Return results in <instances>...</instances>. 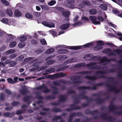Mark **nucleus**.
Instances as JSON below:
<instances>
[{
	"label": "nucleus",
	"instance_id": "1",
	"mask_svg": "<svg viewBox=\"0 0 122 122\" xmlns=\"http://www.w3.org/2000/svg\"><path fill=\"white\" fill-rule=\"evenodd\" d=\"M85 59H88L90 60H94L96 59V63L92 62L85 65V63L82 62L80 64H78L74 66L75 68H79L84 65L85 67H87V69L89 70L95 69H101L103 68L101 65L107 64L110 62L112 59H107L106 56H104L102 58L98 56H96L94 57L92 56V54H88L85 55L84 56Z\"/></svg>",
	"mask_w": 122,
	"mask_h": 122
},
{
	"label": "nucleus",
	"instance_id": "2",
	"mask_svg": "<svg viewBox=\"0 0 122 122\" xmlns=\"http://www.w3.org/2000/svg\"><path fill=\"white\" fill-rule=\"evenodd\" d=\"M102 52L104 53H109V55L111 56L117 54L120 55L122 57V51L120 50L117 49L112 51L111 49L110 48H105L102 50Z\"/></svg>",
	"mask_w": 122,
	"mask_h": 122
},
{
	"label": "nucleus",
	"instance_id": "3",
	"mask_svg": "<svg viewBox=\"0 0 122 122\" xmlns=\"http://www.w3.org/2000/svg\"><path fill=\"white\" fill-rule=\"evenodd\" d=\"M97 43V46L95 47L94 50H98L100 49H102L103 47L102 46L104 45V43L102 41H96V42H92L87 43L83 46L84 47L86 48L92 45H94L95 43Z\"/></svg>",
	"mask_w": 122,
	"mask_h": 122
},
{
	"label": "nucleus",
	"instance_id": "4",
	"mask_svg": "<svg viewBox=\"0 0 122 122\" xmlns=\"http://www.w3.org/2000/svg\"><path fill=\"white\" fill-rule=\"evenodd\" d=\"M82 46H67L65 45H58L56 46L55 48H66L68 49L72 50H77L81 48Z\"/></svg>",
	"mask_w": 122,
	"mask_h": 122
},
{
	"label": "nucleus",
	"instance_id": "5",
	"mask_svg": "<svg viewBox=\"0 0 122 122\" xmlns=\"http://www.w3.org/2000/svg\"><path fill=\"white\" fill-rule=\"evenodd\" d=\"M97 76L102 75V76L97 77L96 76H87L86 77L89 79L94 81L98 77H103V75L104 74V73L102 71H98L96 72Z\"/></svg>",
	"mask_w": 122,
	"mask_h": 122
},
{
	"label": "nucleus",
	"instance_id": "6",
	"mask_svg": "<svg viewBox=\"0 0 122 122\" xmlns=\"http://www.w3.org/2000/svg\"><path fill=\"white\" fill-rule=\"evenodd\" d=\"M71 79L73 82V83L78 84L81 82L80 81V77L78 76H73L71 77Z\"/></svg>",
	"mask_w": 122,
	"mask_h": 122
},
{
	"label": "nucleus",
	"instance_id": "7",
	"mask_svg": "<svg viewBox=\"0 0 122 122\" xmlns=\"http://www.w3.org/2000/svg\"><path fill=\"white\" fill-rule=\"evenodd\" d=\"M89 19L92 21V23L94 25H99L100 24V21L97 20V18L95 16H90Z\"/></svg>",
	"mask_w": 122,
	"mask_h": 122
},
{
	"label": "nucleus",
	"instance_id": "8",
	"mask_svg": "<svg viewBox=\"0 0 122 122\" xmlns=\"http://www.w3.org/2000/svg\"><path fill=\"white\" fill-rule=\"evenodd\" d=\"M74 0H68L67 1V6L72 9L75 8L74 5Z\"/></svg>",
	"mask_w": 122,
	"mask_h": 122
},
{
	"label": "nucleus",
	"instance_id": "9",
	"mask_svg": "<svg viewBox=\"0 0 122 122\" xmlns=\"http://www.w3.org/2000/svg\"><path fill=\"white\" fill-rule=\"evenodd\" d=\"M42 24L50 28L54 27L55 25L53 23L48 22L47 21H44L42 22Z\"/></svg>",
	"mask_w": 122,
	"mask_h": 122
},
{
	"label": "nucleus",
	"instance_id": "10",
	"mask_svg": "<svg viewBox=\"0 0 122 122\" xmlns=\"http://www.w3.org/2000/svg\"><path fill=\"white\" fill-rule=\"evenodd\" d=\"M78 61L77 58L74 57L71 58L67 60L65 62L66 64L71 63L73 62H76Z\"/></svg>",
	"mask_w": 122,
	"mask_h": 122
},
{
	"label": "nucleus",
	"instance_id": "11",
	"mask_svg": "<svg viewBox=\"0 0 122 122\" xmlns=\"http://www.w3.org/2000/svg\"><path fill=\"white\" fill-rule=\"evenodd\" d=\"M105 15V17L104 18L105 19V20H106L107 22L108 23V24L114 28L116 29V28L117 27V26L116 25L113 24L111 22L109 21H108L107 19V16L105 14H104Z\"/></svg>",
	"mask_w": 122,
	"mask_h": 122
},
{
	"label": "nucleus",
	"instance_id": "12",
	"mask_svg": "<svg viewBox=\"0 0 122 122\" xmlns=\"http://www.w3.org/2000/svg\"><path fill=\"white\" fill-rule=\"evenodd\" d=\"M36 88L38 89H44L43 91L45 92H48L50 91V90L48 89L46 86H40L37 87Z\"/></svg>",
	"mask_w": 122,
	"mask_h": 122
},
{
	"label": "nucleus",
	"instance_id": "13",
	"mask_svg": "<svg viewBox=\"0 0 122 122\" xmlns=\"http://www.w3.org/2000/svg\"><path fill=\"white\" fill-rule=\"evenodd\" d=\"M66 75L65 74H63L62 73H59L53 75V77L55 78H58L61 76H64Z\"/></svg>",
	"mask_w": 122,
	"mask_h": 122
},
{
	"label": "nucleus",
	"instance_id": "14",
	"mask_svg": "<svg viewBox=\"0 0 122 122\" xmlns=\"http://www.w3.org/2000/svg\"><path fill=\"white\" fill-rule=\"evenodd\" d=\"M69 26V23L66 24L61 25L60 27V28L61 30H64L67 29Z\"/></svg>",
	"mask_w": 122,
	"mask_h": 122
},
{
	"label": "nucleus",
	"instance_id": "15",
	"mask_svg": "<svg viewBox=\"0 0 122 122\" xmlns=\"http://www.w3.org/2000/svg\"><path fill=\"white\" fill-rule=\"evenodd\" d=\"M55 51V49L53 48H51L47 49L46 51V54H50L52 53Z\"/></svg>",
	"mask_w": 122,
	"mask_h": 122
},
{
	"label": "nucleus",
	"instance_id": "16",
	"mask_svg": "<svg viewBox=\"0 0 122 122\" xmlns=\"http://www.w3.org/2000/svg\"><path fill=\"white\" fill-rule=\"evenodd\" d=\"M66 98V96H65L61 95L60 96L59 102H63L65 101Z\"/></svg>",
	"mask_w": 122,
	"mask_h": 122
},
{
	"label": "nucleus",
	"instance_id": "17",
	"mask_svg": "<svg viewBox=\"0 0 122 122\" xmlns=\"http://www.w3.org/2000/svg\"><path fill=\"white\" fill-rule=\"evenodd\" d=\"M14 14L16 16L19 17L21 15V13L17 10H15Z\"/></svg>",
	"mask_w": 122,
	"mask_h": 122
},
{
	"label": "nucleus",
	"instance_id": "18",
	"mask_svg": "<svg viewBox=\"0 0 122 122\" xmlns=\"http://www.w3.org/2000/svg\"><path fill=\"white\" fill-rule=\"evenodd\" d=\"M100 8L103 10H105L107 8V5L106 4H102L101 5Z\"/></svg>",
	"mask_w": 122,
	"mask_h": 122
},
{
	"label": "nucleus",
	"instance_id": "19",
	"mask_svg": "<svg viewBox=\"0 0 122 122\" xmlns=\"http://www.w3.org/2000/svg\"><path fill=\"white\" fill-rule=\"evenodd\" d=\"M11 69H8L7 68H5L3 70L2 72L3 73H11Z\"/></svg>",
	"mask_w": 122,
	"mask_h": 122
},
{
	"label": "nucleus",
	"instance_id": "20",
	"mask_svg": "<svg viewBox=\"0 0 122 122\" xmlns=\"http://www.w3.org/2000/svg\"><path fill=\"white\" fill-rule=\"evenodd\" d=\"M69 14V12L67 11H64L62 13L63 15L66 17L68 16Z\"/></svg>",
	"mask_w": 122,
	"mask_h": 122
},
{
	"label": "nucleus",
	"instance_id": "21",
	"mask_svg": "<svg viewBox=\"0 0 122 122\" xmlns=\"http://www.w3.org/2000/svg\"><path fill=\"white\" fill-rule=\"evenodd\" d=\"M89 12L90 14L94 15L96 13L97 11L96 10L94 9H92L89 10Z\"/></svg>",
	"mask_w": 122,
	"mask_h": 122
},
{
	"label": "nucleus",
	"instance_id": "22",
	"mask_svg": "<svg viewBox=\"0 0 122 122\" xmlns=\"http://www.w3.org/2000/svg\"><path fill=\"white\" fill-rule=\"evenodd\" d=\"M26 39V37L24 36H20L18 38V40L21 41H25Z\"/></svg>",
	"mask_w": 122,
	"mask_h": 122
},
{
	"label": "nucleus",
	"instance_id": "23",
	"mask_svg": "<svg viewBox=\"0 0 122 122\" xmlns=\"http://www.w3.org/2000/svg\"><path fill=\"white\" fill-rule=\"evenodd\" d=\"M7 80L9 83L12 84H14L16 83L15 81H13V79L11 78H7Z\"/></svg>",
	"mask_w": 122,
	"mask_h": 122
},
{
	"label": "nucleus",
	"instance_id": "24",
	"mask_svg": "<svg viewBox=\"0 0 122 122\" xmlns=\"http://www.w3.org/2000/svg\"><path fill=\"white\" fill-rule=\"evenodd\" d=\"M20 93L23 95H25L27 92V90L26 89H24L20 90Z\"/></svg>",
	"mask_w": 122,
	"mask_h": 122
},
{
	"label": "nucleus",
	"instance_id": "25",
	"mask_svg": "<svg viewBox=\"0 0 122 122\" xmlns=\"http://www.w3.org/2000/svg\"><path fill=\"white\" fill-rule=\"evenodd\" d=\"M40 6L42 9L44 10H47L49 9V8L46 5H41Z\"/></svg>",
	"mask_w": 122,
	"mask_h": 122
},
{
	"label": "nucleus",
	"instance_id": "26",
	"mask_svg": "<svg viewBox=\"0 0 122 122\" xmlns=\"http://www.w3.org/2000/svg\"><path fill=\"white\" fill-rule=\"evenodd\" d=\"M16 64V62L15 61H10V63L9 64V66L10 67H14L15 65Z\"/></svg>",
	"mask_w": 122,
	"mask_h": 122
},
{
	"label": "nucleus",
	"instance_id": "27",
	"mask_svg": "<svg viewBox=\"0 0 122 122\" xmlns=\"http://www.w3.org/2000/svg\"><path fill=\"white\" fill-rule=\"evenodd\" d=\"M15 113H12L11 114H10L8 112H5L3 114V115L5 117H11V115H14V114Z\"/></svg>",
	"mask_w": 122,
	"mask_h": 122
},
{
	"label": "nucleus",
	"instance_id": "28",
	"mask_svg": "<svg viewBox=\"0 0 122 122\" xmlns=\"http://www.w3.org/2000/svg\"><path fill=\"white\" fill-rule=\"evenodd\" d=\"M43 110L45 111L44 112H40V114L41 115H46V113L48 112V110H49L47 108H44L43 109Z\"/></svg>",
	"mask_w": 122,
	"mask_h": 122
},
{
	"label": "nucleus",
	"instance_id": "29",
	"mask_svg": "<svg viewBox=\"0 0 122 122\" xmlns=\"http://www.w3.org/2000/svg\"><path fill=\"white\" fill-rule=\"evenodd\" d=\"M16 43L15 41L12 42L9 44V46L11 48H13L15 46Z\"/></svg>",
	"mask_w": 122,
	"mask_h": 122
},
{
	"label": "nucleus",
	"instance_id": "30",
	"mask_svg": "<svg viewBox=\"0 0 122 122\" xmlns=\"http://www.w3.org/2000/svg\"><path fill=\"white\" fill-rule=\"evenodd\" d=\"M71 107L72 108L71 109H67L66 110L67 111H70L71 110L73 109H77L80 108H77L75 107V106L74 105H71Z\"/></svg>",
	"mask_w": 122,
	"mask_h": 122
},
{
	"label": "nucleus",
	"instance_id": "31",
	"mask_svg": "<svg viewBox=\"0 0 122 122\" xmlns=\"http://www.w3.org/2000/svg\"><path fill=\"white\" fill-rule=\"evenodd\" d=\"M55 70L54 68H52L46 71V74L51 73L54 71Z\"/></svg>",
	"mask_w": 122,
	"mask_h": 122
},
{
	"label": "nucleus",
	"instance_id": "32",
	"mask_svg": "<svg viewBox=\"0 0 122 122\" xmlns=\"http://www.w3.org/2000/svg\"><path fill=\"white\" fill-rule=\"evenodd\" d=\"M33 59V58L32 57H29L25 59L24 60V62H27Z\"/></svg>",
	"mask_w": 122,
	"mask_h": 122
},
{
	"label": "nucleus",
	"instance_id": "33",
	"mask_svg": "<svg viewBox=\"0 0 122 122\" xmlns=\"http://www.w3.org/2000/svg\"><path fill=\"white\" fill-rule=\"evenodd\" d=\"M56 3V1L55 0H52L48 3V4L50 6H52Z\"/></svg>",
	"mask_w": 122,
	"mask_h": 122
},
{
	"label": "nucleus",
	"instance_id": "34",
	"mask_svg": "<svg viewBox=\"0 0 122 122\" xmlns=\"http://www.w3.org/2000/svg\"><path fill=\"white\" fill-rule=\"evenodd\" d=\"M54 62L55 61L54 60H49L46 62V64L47 65H49L50 64H53L54 63Z\"/></svg>",
	"mask_w": 122,
	"mask_h": 122
},
{
	"label": "nucleus",
	"instance_id": "35",
	"mask_svg": "<svg viewBox=\"0 0 122 122\" xmlns=\"http://www.w3.org/2000/svg\"><path fill=\"white\" fill-rule=\"evenodd\" d=\"M6 13L7 14L10 16L12 15L13 14L12 11L10 9H7L6 11Z\"/></svg>",
	"mask_w": 122,
	"mask_h": 122
},
{
	"label": "nucleus",
	"instance_id": "36",
	"mask_svg": "<svg viewBox=\"0 0 122 122\" xmlns=\"http://www.w3.org/2000/svg\"><path fill=\"white\" fill-rule=\"evenodd\" d=\"M1 2L6 5H8L9 4V3L6 0H1Z\"/></svg>",
	"mask_w": 122,
	"mask_h": 122
},
{
	"label": "nucleus",
	"instance_id": "37",
	"mask_svg": "<svg viewBox=\"0 0 122 122\" xmlns=\"http://www.w3.org/2000/svg\"><path fill=\"white\" fill-rule=\"evenodd\" d=\"M40 41L41 44L43 45H45L46 44L47 45L46 41L44 39H41Z\"/></svg>",
	"mask_w": 122,
	"mask_h": 122
},
{
	"label": "nucleus",
	"instance_id": "38",
	"mask_svg": "<svg viewBox=\"0 0 122 122\" xmlns=\"http://www.w3.org/2000/svg\"><path fill=\"white\" fill-rule=\"evenodd\" d=\"M82 3H83L84 4L88 6H89L91 5V3L89 1L86 0H83L82 1Z\"/></svg>",
	"mask_w": 122,
	"mask_h": 122
},
{
	"label": "nucleus",
	"instance_id": "39",
	"mask_svg": "<svg viewBox=\"0 0 122 122\" xmlns=\"http://www.w3.org/2000/svg\"><path fill=\"white\" fill-rule=\"evenodd\" d=\"M17 56L16 54H13L9 56V57L10 59H13L15 58Z\"/></svg>",
	"mask_w": 122,
	"mask_h": 122
},
{
	"label": "nucleus",
	"instance_id": "40",
	"mask_svg": "<svg viewBox=\"0 0 122 122\" xmlns=\"http://www.w3.org/2000/svg\"><path fill=\"white\" fill-rule=\"evenodd\" d=\"M1 21L5 24H7L8 22V19L6 18H4L2 19Z\"/></svg>",
	"mask_w": 122,
	"mask_h": 122
},
{
	"label": "nucleus",
	"instance_id": "41",
	"mask_svg": "<svg viewBox=\"0 0 122 122\" xmlns=\"http://www.w3.org/2000/svg\"><path fill=\"white\" fill-rule=\"evenodd\" d=\"M118 36H120L119 37V39L121 41H122V34L120 32H116Z\"/></svg>",
	"mask_w": 122,
	"mask_h": 122
},
{
	"label": "nucleus",
	"instance_id": "42",
	"mask_svg": "<svg viewBox=\"0 0 122 122\" xmlns=\"http://www.w3.org/2000/svg\"><path fill=\"white\" fill-rule=\"evenodd\" d=\"M25 16L27 18L29 19L32 18V15L30 14L27 13L25 14Z\"/></svg>",
	"mask_w": 122,
	"mask_h": 122
},
{
	"label": "nucleus",
	"instance_id": "43",
	"mask_svg": "<svg viewBox=\"0 0 122 122\" xmlns=\"http://www.w3.org/2000/svg\"><path fill=\"white\" fill-rule=\"evenodd\" d=\"M25 46V44L23 43H20L18 45L19 47L20 48H22L24 47Z\"/></svg>",
	"mask_w": 122,
	"mask_h": 122
},
{
	"label": "nucleus",
	"instance_id": "44",
	"mask_svg": "<svg viewBox=\"0 0 122 122\" xmlns=\"http://www.w3.org/2000/svg\"><path fill=\"white\" fill-rule=\"evenodd\" d=\"M24 57V56H20L16 58V60L20 61L23 59Z\"/></svg>",
	"mask_w": 122,
	"mask_h": 122
},
{
	"label": "nucleus",
	"instance_id": "45",
	"mask_svg": "<svg viewBox=\"0 0 122 122\" xmlns=\"http://www.w3.org/2000/svg\"><path fill=\"white\" fill-rule=\"evenodd\" d=\"M82 20H83V21L85 22H88L89 21V19L85 17H82Z\"/></svg>",
	"mask_w": 122,
	"mask_h": 122
},
{
	"label": "nucleus",
	"instance_id": "46",
	"mask_svg": "<svg viewBox=\"0 0 122 122\" xmlns=\"http://www.w3.org/2000/svg\"><path fill=\"white\" fill-rule=\"evenodd\" d=\"M52 111L54 112H57L60 111H61V110L60 109L58 108H54L52 109Z\"/></svg>",
	"mask_w": 122,
	"mask_h": 122
},
{
	"label": "nucleus",
	"instance_id": "47",
	"mask_svg": "<svg viewBox=\"0 0 122 122\" xmlns=\"http://www.w3.org/2000/svg\"><path fill=\"white\" fill-rule=\"evenodd\" d=\"M82 24V23L81 22H76L73 25L74 26H80Z\"/></svg>",
	"mask_w": 122,
	"mask_h": 122
},
{
	"label": "nucleus",
	"instance_id": "48",
	"mask_svg": "<svg viewBox=\"0 0 122 122\" xmlns=\"http://www.w3.org/2000/svg\"><path fill=\"white\" fill-rule=\"evenodd\" d=\"M31 97H30L27 96L26 97L23 98V100L25 102L26 101L29 99Z\"/></svg>",
	"mask_w": 122,
	"mask_h": 122
},
{
	"label": "nucleus",
	"instance_id": "49",
	"mask_svg": "<svg viewBox=\"0 0 122 122\" xmlns=\"http://www.w3.org/2000/svg\"><path fill=\"white\" fill-rule=\"evenodd\" d=\"M79 89H91V88L89 87H86L85 86H82L79 87Z\"/></svg>",
	"mask_w": 122,
	"mask_h": 122
},
{
	"label": "nucleus",
	"instance_id": "50",
	"mask_svg": "<svg viewBox=\"0 0 122 122\" xmlns=\"http://www.w3.org/2000/svg\"><path fill=\"white\" fill-rule=\"evenodd\" d=\"M38 62V60L37 59H34L30 62L31 63H34L33 64V65L34 66L35 65V64L36 63H37V62Z\"/></svg>",
	"mask_w": 122,
	"mask_h": 122
},
{
	"label": "nucleus",
	"instance_id": "51",
	"mask_svg": "<svg viewBox=\"0 0 122 122\" xmlns=\"http://www.w3.org/2000/svg\"><path fill=\"white\" fill-rule=\"evenodd\" d=\"M42 52V51L40 49H38L35 52V53L36 54H38L39 53H41Z\"/></svg>",
	"mask_w": 122,
	"mask_h": 122
},
{
	"label": "nucleus",
	"instance_id": "52",
	"mask_svg": "<svg viewBox=\"0 0 122 122\" xmlns=\"http://www.w3.org/2000/svg\"><path fill=\"white\" fill-rule=\"evenodd\" d=\"M5 95L3 93H1L0 95V99L1 100H3L4 99Z\"/></svg>",
	"mask_w": 122,
	"mask_h": 122
},
{
	"label": "nucleus",
	"instance_id": "53",
	"mask_svg": "<svg viewBox=\"0 0 122 122\" xmlns=\"http://www.w3.org/2000/svg\"><path fill=\"white\" fill-rule=\"evenodd\" d=\"M61 118V117L60 116H56L54 117L53 120H55V121H57L58 119H60Z\"/></svg>",
	"mask_w": 122,
	"mask_h": 122
},
{
	"label": "nucleus",
	"instance_id": "54",
	"mask_svg": "<svg viewBox=\"0 0 122 122\" xmlns=\"http://www.w3.org/2000/svg\"><path fill=\"white\" fill-rule=\"evenodd\" d=\"M34 14L35 16L37 17H38L40 15L41 13L39 12H34Z\"/></svg>",
	"mask_w": 122,
	"mask_h": 122
},
{
	"label": "nucleus",
	"instance_id": "55",
	"mask_svg": "<svg viewBox=\"0 0 122 122\" xmlns=\"http://www.w3.org/2000/svg\"><path fill=\"white\" fill-rule=\"evenodd\" d=\"M85 97L84 94H81L79 97V99H85Z\"/></svg>",
	"mask_w": 122,
	"mask_h": 122
},
{
	"label": "nucleus",
	"instance_id": "56",
	"mask_svg": "<svg viewBox=\"0 0 122 122\" xmlns=\"http://www.w3.org/2000/svg\"><path fill=\"white\" fill-rule=\"evenodd\" d=\"M51 33L52 35L54 36H55L56 35L57 33L55 31L53 30H51Z\"/></svg>",
	"mask_w": 122,
	"mask_h": 122
},
{
	"label": "nucleus",
	"instance_id": "57",
	"mask_svg": "<svg viewBox=\"0 0 122 122\" xmlns=\"http://www.w3.org/2000/svg\"><path fill=\"white\" fill-rule=\"evenodd\" d=\"M8 37L10 39H13L15 37V36H14L12 34H8Z\"/></svg>",
	"mask_w": 122,
	"mask_h": 122
},
{
	"label": "nucleus",
	"instance_id": "58",
	"mask_svg": "<svg viewBox=\"0 0 122 122\" xmlns=\"http://www.w3.org/2000/svg\"><path fill=\"white\" fill-rule=\"evenodd\" d=\"M5 64L2 62H0V67H3L5 66Z\"/></svg>",
	"mask_w": 122,
	"mask_h": 122
},
{
	"label": "nucleus",
	"instance_id": "59",
	"mask_svg": "<svg viewBox=\"0 0 122 122\" xmlns=\"http://www.w3.org/2000/svg\"><path fill=\"white\" fill-rule=\"evenodd\" d=\"M9 51L10 54L15 53V50L14 49H10Z\"/></svg>",
	"mask_w": 122,
	"mask_h": 122
},
{
	"label": "nucleus",
	"instance_id": "60",
	"mask_svg": "<svg viewBox=\"0 0 122 122\" xmlns=\"http://www.w3.org/2000/svg\"><path fill=\"white\" fill-rule=\"evenodd\" d=\"M97 19L99 21H102V22L104 20L103 18L101 17H98L97 18Z\"/></svg>",
	"mask_w": 122,
	"mask_h": 122
},
{
	"label": "nucleus",
	"instance_id": "61",
	"mask_svg": "<svg viewBox=\"0 0 122 122\" xmlns=\"http://www.w3.org/2000/svg\"><path fill=\"white\" fill-rule=\"evenodd\" d=\"M78 6L79 7L83 8L85 7V5L83 3L81 4L78 5Z\"/></svg>",
	"mask_w": 122,
	"mask_h": 122
},
{
	"label": "nucleus",
	"instance_id": "62",
	"mask_svg": "<svg viewBox=\"0 0 122 122\" xmlns=\"http://www.w3.org/2000/svg\"><path fill=\"white\" fill-rule=\"evenodd\" d=\"M11 61L9 59H7L5 61V63L6 64H9Z\"/></svg>",
	"mask_w": 122,
	"mask_h": 122
},
{
	"label": "nucleus",
	"instance_id": "63",
	"mask_svg": "<svg viewBox=\"0 0 122 122\" xmlns=\"http://www.w3.org/2000/svg\"><path fill=\"white\" fill-rule=\"evenodd\" d=\"M7 59V57L5 56H3L1 58V60L2 61H4Z\"/></svg>",
	"mask_w": 122,
	"mask_h": 122
},
{
	"label": "nucleus",
	"instance_id": "64",
	"mask_svg": "<svg viewBox=\"0 0 122 122\" xmlns=\"http://www.w3.org/2000/svg\"><path fill=\"white\" fill-rule=\"evenodd\" d=\"M62 51L63 52V54L67 53L68 51L67 50L65 49H61Z\"/></svg>",
	"mask_w": 122,
	"mask_h": 122
}]
</instances>
